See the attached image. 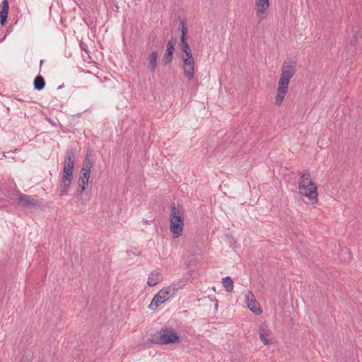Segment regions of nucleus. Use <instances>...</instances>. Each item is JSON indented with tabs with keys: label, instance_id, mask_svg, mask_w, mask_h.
<instances>
[{
	"label": "nucleus",
	"instance_id": "nucleus-11",
	"mask_svg": "<svg viewBox=\"0 0 362 362\" xmlns=\"http://www.w3.org/2000/svg\"><path fill=\"white\" fill-rule=\"evenodd\" d=\"M175 44L176 40L173 37L167 42L166 49L162 59V62L164 65H168L172 62L173 59Z\"/></svg>",
	"mask_w": 362,
	"mask_h": 362
},
{
	"label": "nucleus",
	"instance_id": "nucleus-7",
	"mask_svg": "<svg viewBox=\"0 0 362 362\" xmlns=\"http://www.w3.org/2000/svg\"><path fill=\"white\" fill-rule=\"evenodd\" d=\"M170 293V288H168L166 289H161L158 293H156L151 303L148 305V308L153 310L158 308L160 305L165 302L168 298V296Z\"/></svg>",
	"mask_w": 362,
	"mask_h": 362
},
{
	"label": "nucleus",
	"instance_id": "nucleus-22",
	"mask_svg": "<svg viewBox=\"0 0 362 362\" xmlns=\"http://www.w3.org/2000/svg\"><path fill=\"white\" fill-rule=\"evenodd\" d=\"M180 30L181 31L180 40L187 39V29L183 21L180 22Z\"/></svg>",
	"mask_w": 362,
	"mask_h": 362
},
{
	"label": "nucleus",
	"instance_id": "nucleus-12",
	"mask_svg": "<svg viewBox=\"0 0 362 362\" xmlns=\"http://www.w3.org/2000/svg\"><path fill=\"white\" fill-rule=\"evenodd\" d=\"M9 11L8 0H3L0 4V25L4 26L6 24Z\"/></svg>",
	"mask_w": 362,
	"mask_h": 362
},
{
	"label": "nucleus",
	"instance_id": "nucleus-15",
	"mask_svg": "<svg viewBox=\"0 0 362 362\" xmlns=\"http://www.w3.org/2000/svg\"><path fill=\"white\" fill-rule=\"evenodd\" d=\"M90 151H87L86 154L85 156V158L83 163V165L81 168V171H86L91 173V169L93 167V160L90 159Z\"/></svg>",
	"mask_w": 362,
	"mask_h": 362
},
{
	"label": "nucleus",
	"instance_id": "nucleus-18",
	"mask_svg": "<svg viewBox=\"0 0 362 362\" xmlns=\"http://www.w3.org/2000/svg\"><path fill=\"white\" fill-rule=\"evenodd\" d=\"M259 334L260 340L265 344L268 345L270 344L269 339V333L264 328L263 326H260L259 328Z\"/></svg>",
	"mask_w": 362,
	"mask_h": 362
},
{
	"label": "nucleus",
	"instance_id": "nucleus-9",
	"mask_svg": "<svg viewBox=\"0 0 362 362\" xmlns=\"http://www.w3.org/2000/svg\"><path fill=\"white\" fill-rule=\"evenodd\" d=\"M269 0H255L256 16L259 22L267 18V10L269 7Z\"/></svg>",
	"mask_w": 362,
	"mask_h": 362
},
{
	"label": "nucleus",
	"instance_id": "nucleus-20",
	"mask_svg": "<svg viewBox=\"0 0 362 362\" xmlns=\"http://www.w3.org/2000/svg\"><path fill=\"white\" fill-rule=\"evenodd\" d=\"M222 283L226 291L231 292L233 290V281L230 276L223 278Z\"/></svg>",
	"mask_w": 362,
	"mask_h": 362
},
{
	"label": "nucleus",
	"instance_id": "nucleus-3",
	"mask_svg": "<svg viewBox=\"0 0 362 362\" xmlns=\"http://www.w3.org/2000/svg\"><path fill=\"white\" fill-rule=\"evenodd\" d=\"M148 341L160 345L177 344L180 342V337L172 328L163 327L156 332L148 334Z\"/></svg>",
	"mask_w": 362,
	"mask_h": 362
},
{
	"label": "nucleus",
	"instance_id": "nucleus-26",
	"mask_svg": "<svg viewBox=\"0 0 362 362\" xmlns=\"http://www.w3.org/2000/svg\"><path fill=\"white\" fill-rule=\"evenodd\" d=\"M80 47L81 49L84 50L85 52H88V45L84 42L80 43Z\"/></svg>",
	"mask_w": 362,
	"mask_h": 362
},
{
	"label": "nucleus",
	"instance_id": "nucleus-5",
	"mask_svg": "<svg viewBox=\"0 0 362 362\" xmlns=\"http://www.w3.org/2000/svg\"><path fill=\"white\" fill-rule=\"evenodd\" d=\"M18 193H19V195L16 199V203L18 206L29 209L40 208L41 203L37 199L30 195L20 193V192H18Z\"/></svg>",
	"mask_w": 362,
	"mask_h": 362
},
{
	"label": "nucleus",
	"instance_id": "nucleus-16",
	"mask_svg": "<svg viewBox=\"0 0 362 362\" xmlns=\"http://www.w3.org/2000/svg\"><path fill=\"white\" fill-rule=\"evenodd\" d=\"M45 84H46V83H45V78H43V76L42 75H40V74L37 75L33 81L34 89L37 91H40L42 89H44L45 87Z\"/></svg>",
	"mask_w": 362,
	"mask_h": 362
},
{
	"label": "nucleus",
	"instance_id": "nucleus-24",
	"mask_svg": "<svg viewBox=\"0 0 362 362\" xmlns=\"http://www.w3.org/2000/svg\"><path fill=\"white\" fill-rule=\"evenodd\" d=\"M90 173H90V172L81 170V175H80L79 179L88 182L90 177Z\"/></svg>",
	"mask_w": 362,
	"mask_h": 362
},
{
	"label": "nucleus",
	"instance_id": "nucleus-10",
	"mask_svg": "<svg viewBox=\"0 0 362 362\" xmlns=\"http://www.w3.org/2000/svg\"><path fill=\"white\" fill-rule=\"evenodd\" d=\"M245 303L247 308L255 315H260L262 313L259 303L255 300L251 291L245 294Z\"/></svg>",
	"mask_w": 362,
	"mask_h": 362
},
{
	"label": "nucleus",
	"instance_id": "nucleus-23",
	"mask_svg": "<svg viewBox=\"0 0 362 362\" xmlns=\"http://www.w3.org/2000/svg\"><path fill=\"white\" fill-rule=\"evenodd\" d=\"M180 49L183 53L192 51L188 42L187 39L180 40Z\"/></svg>",
	"mask_w": 362,
	"mask_h": 362
},
{
	"label": "nucleus",
	"instance_id": "nucleus-1",
	"mask_svg": "<svg viewBox=\"0 0 362 362\" xmlns=\"http://www.w3.org/2000/svg\"><path fill=\"white\" fill-rule=\"evenodd\" d=\"M296 72V63L289 61L284 62L281 68V74L278 83L277 93L275 96V103L281 105L286 94L288 93L291 79Z\"/></svg>",
	"mask_w": 362,
	"mask_h": 362
},
{
	"label": "nucleus",
	"instance_id": "nucleus-17",
	"mask_svg": "<svg viewBox=\"0 0 362 362\" xmlns=\"http://www.w3.org/2000/svg\"><path fill=\"white\" fill-rule=\"evenodd\" d=\"M339 259L344 262L349 263L351 259V252L347 247L341 248L339 253Z\"/></svg>",
	"mask_w": 362,
	"mask_h": 362
},
{
	"label": "nucleus",
	"instance_id": "nucleus-25",
	"mask_svg": "<svg viewBox=\"0 0 362 362\" xmlns=\"http://www.w3.org/2000/svg\"><path fill=\"white\" fill-rule=\"evenodd\" d=\"M305 175V177H303V179H304L305 180L311 181V180H310V173H308V172H305V173H301V175Z\"/></svg>",
	"mask_w": 362,
	"mask_h": 362
},
{
	"label": "nucleus",
	"instance_id": "nucleus-13",
	"mask_svg": "<svg viewBox=\"0 0 362 362\" xmlns=\"http://www.w3.org/2000/svg\"><path fill=\"white\" fill-rule=\"evenodd\" d=\"M163 280V276L160 273L157 272L156 270H154L150 273L148 275V278L147 279V284L153 287L158 284H159Z\"/></svg>",
	"mask_w": 362,
	"mask_h": 362
},
{
	"label": "nucleus",
	"instance_id": "nucleus-28",
	"mask_svg": "<svg viewBox=\"0 0 362 362\" xmlns=\"http://www.w3.org/2000/svg\"><path fill=\"white\" fill-rule=\"evenodd\" d=\"M63 87H64V86H63V85H61V86H59L58 87V89H61V88H62Z\"/></svg>",
	"mask_w": 362,
	"mask_h": 362
},
{
	"label": "nucleus",
	"instance_id": "nucleus-6",
	"mask_svg": "<svg viewBox=\"0 0 362 362\" xmlns=\"http://www.w3.org/2000/svg\"><path fill=\"white\" fill-rule=\"evenodd\" d=\"M182 59L184 74L189 81H192L194 78V59L192 51L185 52Z\"/></svg>",
	"mask_w": 362,
	"mask_h": 362
},
{
	"label": "nucleus",
	"instance_id": "nucleus-29",
	"mask_svg": "<svg viewBox=\"0 0 362 362\" xmlns=\"http://www.w3.org/2000/svg\"><path fill=\"white\" fill-rule=\"evenodd\" d=\"M18 23V21H16L14 23V25H16Z\"/></svg>",
	"mask_w": 362,
	"mask_h": 362
},
{
	"label": "nucleus",
	"instance_id": "nucleus-21",
	"mask_svg": "<svg viewBox=\"0 0 362 362\" xmlns=\"http://www.w3.org/2000/svg\"><path fill=\"white\" fill-rule=\"evenodd\" d=\"M305 175H300L299 180H298V189L299 190H305V187L307 186V185H309L310 183H315L313 181H308L305 180L303 177Z\"/></svg>",
	"mask_w": 362,
	"mask_h": 362
},
{
	"label": "nucleus",
	"instance_id": "nucleus-27",
	"mask_svg": "<svg viewBox=\"0 0 362 362\" xmlns=\"http://www.w3.org/2000/svg\"><path fill=\"white\" fill-rule=\"evenodd\" d=\"M43 62H44V60H43V59H41V60L40 61V69H41V67H42V65Z\"/></svg>",
	"mask_w": 362,
	"mask_h": 362
},
{
	"label": "nucleus",
	"instance_id": "nucleus-19",
	"mask_svg": "<svg viewBox=\"0 0 362 362\" xmlns=\"http://www.w3.org/2000/svg\"><path fill=\"white\" fill-rule=\"evenodd\" d=\"M88 182H87L86 180H82L78 178V189H77V190H76V192L75 193V197H78L79 196L81 195V194L86 189V187L88 186Z\"/></svg>",
	"mask_w": 362,
	"mask_h": 362
},
{
	"label": "nucleus",
	"instance_id": "nucleus-14",
	"mask_svg": "<svg viewBox=\"0 0 362 362\" xmlns=\"http://www.w3.org/2000/svg\"><path fill=\"white\" fill-rule=\"evenodd\" d=\"M158 57V52L156 50H153V52H151V53L148 57V61L149 63V69H150L151 72H152V73H154L156 69V67L158 65V63H157Z\"/></svg>",
	"mask_w": 362,
	"mask_h": 362
},
{
	"label": "nucleus",
	"instance_id": "nucleus-2",
	"mask_svg": "<svg viewBox=\"0 0 362 362\" xmlns=\"http://www.w3.org/2000/svg\"><path fill=\"white\" fill-rule=\"evenodd\" d=\"M76 158V153L73 148L66 151L63 163V171L60 180V196L67 194L70 189L74 177V168Z\"/></svg>",
	"mask_w": 362,
	"mask_h": 362
},
{
	"label": "nucleus",
	"instance_id": "nucleus-4",
	"mask_svg": "<svg viewBox=\"0 0 362 362\" xmlns=\"http://www.w3.org/2000/svg\"><path fill=\"white\" fill-rule=\"evenodd\" d=\"M184 228V217L182 211L180 209L173 205L170 210V229L173 233L174 238H177L182 235Z\"/></svg>",
	"mask_w": 362,
	"mask_h": 362
},
{
	"label": "nucleus",
	"instance_id": "nucleus-8",
	"mask_svg": "<svg viewBox=\"0 0 362 362\" xmlns=\"http://www.w3.org/2000/svg\"><path fill=\"white\" fill-rule=\"evenodd\" d=\"M301 195L308 198L311 204H316L318 202L317 185L315 183H310L305 187V190H299Z\"/></svg>",
	"mask_w": 362,
	"mask_h": 362
}]
</instances>
